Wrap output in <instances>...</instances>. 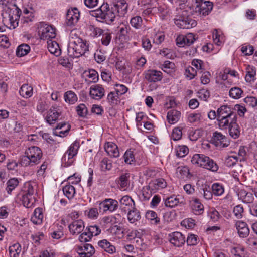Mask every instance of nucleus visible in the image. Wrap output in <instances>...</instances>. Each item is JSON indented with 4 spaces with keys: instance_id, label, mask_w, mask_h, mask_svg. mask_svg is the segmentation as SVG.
<instances>
[{
    "instance_id": "obj_11",
    "label": "nucleus",
    "mask_w": 257,
    "mask_h": 257,
    "mask_svg": "<svg viewBox=\"0 0 257 257\" xmlns=\"http://www.w3.org/2000/svg\"><path fill=\"white\" fill-rule=\"evenodd\" d=\"M118 202L112 198L105 199L99 203V211L105 213L107 211L110 213L115 211L118 208Z\"/></svg>"
},
{
    "instance_id": "obj_43",
    "label": "nucleus",
    "mask_w": 257,
    "mask_h": 257,
    "mask_svg": "<svg viewBox=\"0 0 257 257\" xmlns=\"http://www.w3.org/2000/svg\"><path fill=\"white\" fill-rule=\"evenodd\" d=\"M212 37L214 43L218 46H221L224 43V36L217 30H214L213 32Z\"/></svg>"
},
{
    "instance_id": "obj_4",
    "label": "nucleus",
    "mask_w": 257,
    "mask_h": 257,
    "mask_svg": "<svg viewBox=\"0 0 257 257\" xmlns=\"http://www.w3.org/2000/svg\"><path fill=\"white\" fill-rule=\"evenodd\" d=\"M25 154L20 159V164L24 167L32 166L39 164L43 154L39 147L34 146L26 149Z\"/></svg>"
},
{
    "instance_id": "obj_1",
    "label": "nucleus",
    "mask_w": 257,
    "mask_h": 257,
    "mask_svg": "<svg viewBox=\"0 0 257 257\" xmlns=\"http://www.w3.org/2000/svg\"><path fill=\"white\" fill-rule=\"evenodd\" d=\"M218 123L221 130H229V135L237 138L240 134L239 126L236 123L237 115L233 109L227 105H222L218 109Z\"/></svg>"
},
{
    "instance_id": "obj_23",
    "label": "nucleus",
    "mask_w": 257,
    "mask_h": 257,
    "mask_svg": "<svg viewBox=\"0 0 257 257\" xmlns=\"http://www.w3.org/2000/svg\"><path fill=\"white\" fill-rule=\"evenodd\" d=\"M190 204L192 212L195 215H201L204 212V206L199 199L197 198H192L190 201Z\"/></svg>"
},
{
    "instance_id": "obj_40",
    "label": "nucleus",
    "mask_w": 257,
    "mask_h": 257,
    "mask_svg": "<svg viewBox=\"0 0 257 257\" xmlns=\"http://www.w3.org/2000/svg\"><path fill=\"white\" fill-rule=\"evenodd\" d=\"M36 185L35 183L26 182L24 185L23 194L34 196V195L36 192Z\"/></svg>"
},
{
    "instance_id": "obj_6",
    "label": "nucleus",
    "mask_w": 257,
    "mask_h": 257,
    "mask_svg": "<svg viewBox=\"0 0 257 257\" xmlns=\"http://www.w3.org/2000/svg\"><path fill=\"white\" fill-rule=\"evenodd\" d=\"M191 162L198 167H203L212 172H217L219 168L214 160L203 154H194L192 157Z\"/></svg>"
},
{
    "instance_id": "obj_16",
    "label": "nucleus",
    "mask_w": 257,
    "mask_h": 257,
    "mask_svg": "<svg viewBox=\"0 0 257 257\" xmlns=\"http://www.w3.org/2000/svg\"><path fill=\"white\" fill-rule=\"evenodd\" d=\"M195 40V36L192 33H188L186 35H179L176 39V44L179 47H184L186 45L190 46Z\"/></svg>"
},
{
    "instance_id": "obj_59",
    "label": "nucleus",
    "mask_w": 257,
    "mask_h": 257,
    "mask_svg": "<svg viewBox=\"0 0 257 257\" xmlns=\"http://www.w3.org/2000/svg\"><path fill=\"white\" fill-rule=\"evenodd\" d=\"M131 30L129 25L127 24H121L118 27V33L119 37H125L127 36L128 32Z\"/></svg>"
},
{
    "instance_id": "obj_38",
    "label": "nucleus",
    "mask_w": 257,
    "mask_h": 257,
    "mask_svg": "<svg viewBox=\"0 0 257 257\" xmlns=\"http://www.w3.org/2000/svg\"><path fill=\"white\" fill-rule=\"evenodd\" d=\"M63 192L64 195L68 199H71L74 197L76 193V191L74 187L70 184L65 185L63 187Z\"/></svg>"
},
{
    "instance_id": "obj_22",
    "label": "nucleus",
    "mask_w": 257,
    "mask_h": 257,
    "mask_svg": "<svg viewBox=\"0 0 257 257\" xmlns=\"http://www.w3.org/2000/svg\"><path fill=\"white\" fill-rule=\"evenodd\" d=\"M85 227L84 222L82 220L74 221L69 225L70 233L73 235H77L81 233Z\"/></svg>"
},
{
    "instance_id": "obj_50",
    "label": "nucleus",
    "mask_w": 257,
    "mask_h": 257,
    "mask_svg": "<svg viewBox=\"0 0 257 257\" xmlns=\"http://www.w3.org/2000/svg\"><path fill=\"white\" fill-rule=\"evenodd\" d=\"M211 189L213 194L215 196H220L223 194L224 192L223 185L218 183L213 184Z\"/></svg>"
},
{
    "instance_id": "obj_7",
    "label": "nucleus",
    "mask_w": 257,
    "mask_h": 257,
    "mask_svg": "<svg viewBox=\"0 0 257 257\" xmlns=\"http://www.w3.org/2000/svg\"><path fill=\"white\" fill-rule=\"evenodd\" d=\"M175 23L179 28L189 29L196 25V22L189 17L187 11L182 10L180 15L175 18Z\"/></svg>"
},
{
    "instance_id": "obj_36",
    "label": "nucleus",
    "mask_w": 257,
    "mask_h": 257,
    "mask_svg": "<svg viewBox=\"0 0 257 257\" xmlns=\"http://www.w3.org/2000/svg\"><path fill=\"white\" fill-rule=\"evenodd\" d=\"M65 101L69 104H74L78 100L77 95L72 91H66L64 94Z\"/></svg>"
},
{
    "instance_id": "obj_52",
    "label": "nucleus",
    "mask_w": 257,
    "mask_h": 257,
    "mask_svg": "<svg viewBox=\"0 0 257 257\" xmlns=\"http://www.w3.org/2000/svg\"><path fill=\"white\" fill-rule=\"evenodd\" d=\"M176 155L178 157L185 156L189 152L188 148L185 145H179L175 148Z\"/></svg>"
},
{
    "instance_id": "obj_8",
    "label": "nucleus",
    "mask_w": 257,
    "mask_h": 257,
    "mask_svg": "<svg viewBox=\"0 0 257 257\" xmlns=\"http://www.w3.org/2000/svg\"><path fill=\"white\" fill-rule=\"evenodd\" d=\"M79 147V142L77 141H74L70 146L62 158L65 167L69 166L73 163L74 161V157L77 155Z\"/></svg>"
},
{
    "instance_id": "obj_26",
    "label": "nucleus",
    "mask_w": 257,
    "mask_h": 257,
    "mask_svg": "<svg viewBox=\"0 0 257 257\" xmlns=\"http://www.w3.org/2000/svg\"><path fill=\"white\" fill-rule=\"evenodd\" d=\"M246 75L245 79L246 82L252 84L256 79V69L255 67L247 65L246 67Z\"/></svg>"
},
{
    "instance_id": "obj_37",
    "label": "nucleus",
    "mask_w": 257,
    "mask_h": 257,
    "mask_svg": "<svg viewBox=\"0 0 257 257\" xmlns=\"http://www.w3.org/2000/svg\"><path fill=\"white\" fill-rule=\"evenodd\" d=\"M33 88L28 84H23L19 91L20 94L23 97L29 98L33 95Z\"/></svg>"
},
{
    "instance_id": "obj_34",
    "label": "nucleus",
    "mask_w": 257,
    "mask_h": 257,
    "mask_svg": "<svg viewBox=\"0 0 257 257\" xmlns=\"http://www.w3.org/2000/svg\"><path fill=\"white\" fill-rule=\"evenodd\" d=\"M140 218V212L135 207H134V209L127 211V219L131 223L138 221Z\"/></svg>"
},
{
    "instance_id": "obj_21",
    "label": "nucleus",
    "mask_w": 257,
    "mask_h": 257,
    "mask_svg": "<svg viewBox=\"0 0 257 257\" xmlns=\"http://www.w3.org/2000/svg\"><path fill=\"white\" fill-rule=\"evenodd\" d=\"M113 6L118 16H123L127 12L128 4L125 0H117Z\"/></svg>"
},
{
    "instance_id": "obj_44",
    "label": "nucleus",
    "mask_w": 257,
    "mask_h": 257,
    "mask_svg": "<svg viewBox=\"0 0 257 257\" xmlns=\"http://www.w3.org/2000/svg\"><path fill=\"white\" fill-rule=\"evenodd\" d=\"M19 181L17 178H13L9 179L7 182V187L6 190L9 194L18 185Z\"/></svg>"
},
{
    "instance_id": "obj_39",
    "label": "nucleus",
    "mask_w": 257,
    "mask_h": 257,
    "mask_svg": "<svg viewBox=\"0 0 257 257\" xmlns=\"http://www.w3.org/2000/svg\"><path fill=\"white\" fill-rule=\"evenodd\" d=\"M21 245L19 243H15L9 247V255L10 257H19L21 252Z\"/></svg>"
},
{
    "instance_id": "obj_13",
    "label": "nucleus",
    "mask_w": 257,
    "mask_h": 257,
    "mask_svg": "<svg viewBox=\"0 0 257 257\" xmlns=\"http://www.w3.org/2000/svg\"><path fill=\"white\" fill-rule=\"evenodd\" d=\"M61 107L57 105H52L45 117L47 123L52 124L55 123L61 115Z\"/></svg>"
},
{
    "instance_id": "obj_32",
    "label": "nucleus",
    "mask_w": 257,
    "mask_h": 257,
    "mask_svg": "<svg viewBox=\"0 0 257 257\" xmlns=\"http://www.w3.org/2000/svg\"><path fill=\"white\" fill-rule=\"evenodd\" d=\"M150 184L152 190H155V192L165 188L167 185L166 180L163 178L155 179L150 182Z\"/></svg>"
},
{
    "instance_id": "obj_24",
    "label": "nucleus",
    "mask_w": 257,
    "mask_h": 257,
    "mask_svg": "<svg viewBox=\"0 0 257 257\" xmlns=\"http://www.w3.org/2000/svg\"><path fill=\"white\" fill-rule=\"evenodd\" d=\"M104 149L107 154L111 157L117 158L119 152L117 146L112 142H107L104 145Z\"/></svg>"
},
{
    "instance_id": "obj_31",
    "label": "nucleus",
    "mask_w": 257,
    "mask_h": 257,
    "mask_svg": "<svg viewBox=\"0 0 257 257\" xmlns=\"http://www.w3.org/2000/svg\"><path fill=\"white\" fill-rule=\"evenodd\" d=\"M238 198L244 203H251L254 200L253 194L244 190H240L238 193Z\"/></svg>"
},
{
    "instance_id": "obj_49",
    "label": "nucleus",
    "mask_w": 257,
    "mask_h": 257,
    "mask_svg": "<svg viewBox=\"0 0 257 257\" xmlns=\"http://www.w3.org/2000/svg\"><path fill=\"white\" fill-rule=\"evenodd\" d=\"M167 6L164 3H158L157 6L152 7L153 14H162L167 13Z\"/></svg>"
},
{
    "instance_id": "obj_64",
    "label": "nucleus",
    "mask_w": 257,
    "mask_h": 257,
    "mask_svg": "<svg viewBox=\"0 0 257 257\" xmlns=\"http://www.w3.org/2000/svg\"><path fill=\"white\" fill-rule=\"evenodd\" d=\"M244 102L249 106L254 107L257 106V98L253 96H247L244 99Z\"/></svg>"
},
{
    "instance_id": "obj_41",
    "label": "nucleus",
    "mask_w": 257,
    "mask_h": 257,
    "mask_svg": "<svg viewBox=\"0 0 257 257\" xmlns=\"http://www.w3.org/2000/svg\"><path fill=\"white\" fill-rule=\"evenodd\" d=\"M22 201L25 207L30 208L33 206L35 202V198L34 196L23 194Z\"/></svg>"
},
{
    "instance_id": "obj_10",
    "label": "nucleus",
    "mask_w": 257,
    "mask_h": 257,
    "mask_svg": "<svg viewBox=\"0 0 257 257\" xmlns=\"http://www.w3.org/2000/svg\"><path fill=\"white\" fill-rule=\"evenodd\" d=\"M195 10L200 15L207 16L212 11L213 3L209 1L195 0Z\"/></svg>"
},
{
    "instance_id": "obj_42",
    "label": "nucleus",
    "mask_w": 257,
    "mask_h": 257,
    "mask_svg": "<svg viewBox=\"0 0 257 257\" xmlns=\"http://www.w3.org/2000/svg\"><path fill=\"white\" fill-rule=\"evenodd\" d=\"M243 90L238 87H232L229 91V96L234 99H238L242 97Z\"/></svg>"
},
{
    "instance_id": "obj_54",
    "label": "nucleus",
    "mask_w": 257,
    "mask_h": 257,
    "mask_svg": "<svg viewBox=\"0 0 257 257\" xmlns=\"http://www.w3.org/2000/svg\"><path fill=\"white\" fill-rule=\"evenodd\" d=\"M119 96L115 91L110 92L107 96L109 103L112 106L116 105L119 102Z\"/></svg>"
},
{
    "instance_id": "obj_46",
    "label": "nucleus",
    "mask_w": 257,
    "mask_h": 257,
    "mask_svg": "<svg viewBox=\"0 0 257 257\" xmlns=\"http://www.w3.org/2000/svg\"><path fill=\"white\" fill-rule=\"evenodd\" d=\"M130 173H122L120 176L119 179V184L122 188H124L129 186L130 185Z\"/></svg>"
},
{
    "instance_id": "obj_47",
    "label": "nucleus",
    "mask_w": 257,
    "mask_h": 257,
    "mask_svg": "<svg viewBox=\"0 0 257 257\" xmlns=\"http://www.w3.org/2000/svg\"><path fill=\"white\" fill-rule=\"evenodd\" d=\"M156 192L152 190L149 183L148 185L143 187L142 189V195L144 200H148Z\"/></svg>"
},
{
    "instance_id": "obj_61",
    "label": "nucleus",
    "mask_w": 257,
    "mask_h": 257,
    "mask_svg": "<svg viewBox=\"0 0 257 257\" xmlns=\"http://www.w3.org/2000/svg\"><path fill=\"white\" fill-rule=\"evenodd\" d=\"M238 160V158L237 156H230L225 159V164L227 166L231 167L235 165Z\"/></svg>"
},
{
    "instance_id": "obj_58",
    "label": "nucleus",
    "mask_w": 257,
    "mask_h": 257,
    "mask_svg": "<svg viewBox=\"0 0 257 257\" xmlns=\"http://www.w3.org/2000/svg\"><path fill=\"white\" fill-rule=\"evenodd\" d=\"M203 118L201 113H192L188 115V120L191 123L200 121Z\"/></svg>"
},
{
    "instance_id": "obj_57",
    "label": "nucleus",
    "mask_w": 257,
    "mask_h": 257,
    "mask_svg": "<svg viewBox=\"0 0 257 257\" xmlns=\"http://www.w3.org/2000/svg\"><path fill=\"white\" fill-rule=\"evenodd\" d=\"M86 230H87L92 236L98 235L101 231L100 228L96 225L87 226Z\"/></svg>"
},
{
    "instance_id": "obj_28",
    "label": "nucleus",
    "mask_w": 257,
    "mask_h": 257,
    "mask_svg": "<svg viewBox=\"0 0 257 257\" xmlns=\"http://www.w3.org/2000/svg\"><path fill=\"white\" fill-rule=\"evenodd\" d=\"M98 245L100 248L108 253L113 254L116 252L115 247L106 239L99 241Z\"/></svg>"
},
{
    "instance_id": "obj_12",
    "label": "nucleus",
    "mask_w": 257,
    "mask_h": 257,
    "mask_svg": "<svg viewBox=\"0 0 257 257\" xmlns=\"http://www.w3.org/2000/svg\"><path fill=\"white\" fill-rule=\"evenodd\" d=\"M80 18V12L76 8H72L67 11L66 16V24L68 26H75L78 22Z\"/></svg>"
},
{
    "instance_id": "obj_30",
    "label": "nucleus",
    "mask_w": 257,
    "mask_h": 257,
    "mask_svg": "<svg viewBox=\"0 0 257 257\" xmlns=\"http://www.w3.org/2000/svg\"><path fill=\"white\" fill-rule=\"evenodd\" d=\"M181 116V114L179 111L171 109L167 113V119L170 124H174L179 121Z\"/></svg>"
},
{
    "instance_id": "obj_25",
    "label": "nucleus",
    "mask_w": 257,
    "mask_h": 257,
    "mask_svg": "<svg viewBox=\"0 0 257 257\" xmlns=\"http://www.w3.org/2000/svg\"><path fill=\"white\" fill-rule=\"evenodd\" d=\"M235 227L240 237L244 238L249 235V229L247 224L245 222L240 220L236 221Z\"/></svg>"
},
{
    "instance_id": "obj_55",
    "label": "nucleus",
    "mask_w": 257,
    "mask_h": 257,
    "mask_svg": "<svg viewBox=\"0 0 257 257\" xmlns=\"http://www.w3.org/2000/svg\"><path fill=\"white\" fill-rule=\"evenodd\" d=\"M76 111L79 116L85 117L88 113V109L85 104L81 103L76 107Z\"/></svg>"
},
{
    "instance_id": "obj_9",
    "label": "nucleus",
    "mask_w": 257,
    "mask_h": 257,
    "mask_svg": "<svg viewBox=\"0 0 257 257\" xmlns=\"http://www.w3.org/2000/svg\"><path fill=\"white\" fill-rule=\"evenodd\" d=\"M38 33L41 39L49 41L56 37L55 29L52 26L44 22L40 23Z\"/></svg>"
},
{
    "instance_id": "obj_33",
    "label": "nucleus",
    "mask_w": 257,
    "mask_h": 257,
    "mask_svg": "<svg viewBox=\"0 0 257 257\" xmlns=\"http://www.w3.org/2000/svg\"><path fill=\"white\" fill-rule=\"evenodd\" d=\"M47 48L49 51L55 55L58 56L61 54V49L59 44L55 41L50 40L47 41Z\"/></svg>"
},
{
    "instance_id": "obj_62",
    "label": "nucleus",
    "mask_w": 257,
    "mask_h": 257,
    "mask_svg": "<svg viewBox=\"0 0 257 257\" xmlns=\"http://www.w3.org/2000/svg\"><path fill=\"white\" fill-rule=\"evenodd\" d=\"M182 136V132L181 128L177 127L173 130L171 134V139L174 141L179 140Z\"/></svg>"
},
{
    "instance_id": "obj_3",
    "label": "nucleus",
    "mask_w": 257,
    "mask_h": 257,
    "mask_svg": "<svg viewBox=\"0 0 257 257\" xmlns=\"http://www.w3.org/2000/svg\"><path fill=\"white\" fill-rule=\"evenodd\" d=\"M73 36V34L71 33L68 45V54L71 57L79 58L88 51L89 44L77 36Z\"/></svg>"
},
{
    "instance_id": "obj_17",
    "label": "nucleus",
    "mask_w": 257,
    "mask_h": 257,
    "mask_svg": "<svg viewBox=\"0 0 257 257\" xmlns=\"http://www.w3.org/2000/svg\"><path fill=\"white\" fill-rule=\"evenodd\" d=\"M144 75L145 80L149 82H156L161 80L162 73L155 70H148L144 72Z\"/></svg>"
},
{
    "instance_id": "obj_53",
    "label": "nucleus",
    "mask_w": 257,
    "mask_h": 257,
    "mask_svg": "<svg viewBox=\"0 0 257 257\" xmlns=\"http://www.w3.org/2000/svg\"><path fill=\"white\" fill-rule=\"evenodd\" d=\"M199 192L206 200L211 199L213 194L212 191H211L209 186L207 185H205L203 188L201 189Z\"/></svg>"
},
{
    "instance_id": "obj_51",
    "label": "nucleus",
    "mask_w": 257,
    "mask_h": 257,
    "mask_svg": "<svg viewBox=\"0 0 257 257\" xmlns=\"http://www.w3.org/2000/svg\"><path fill=\"white\" fill-rule=\"evenodd\" d=\"M130 22L133 27L138 29L141 27L143 24V20L141 17L136 16L131 19Z\"/></svg>"
},
{
    "instance_id": "obj_15",
    "label": "nucleus",
    "mask_w": 257,
    "mask_h": 257,
    "mask_svg": "<svg viewBox=\"0 0 257 257\" xmlns=\"http://www.w3.org/2000/svg\"><path fill=\"white\" fill-rule=\"evenodd\" d=\"M119 206L120 209L126 213L131 209H134L135 204L134 201L130 196L125 195L119 200Z\"/></svg>"
},
{
    "instance_id": "obj_18",
    "label": "nucleus",
    "mask_w": 257,
    "mask_h": 257,
    "mask_svg": "<svg viewBox=\"0 0 257 257\" xmlns=\"http://www.w3.org/2000/svg\"><path fill=\"white\" fill-rule=\"evenodd\" d=\"M89 94L92 98L100 100L104 96L105 90L102 85L95 84L90 87Z\"/></svg>"
},
{
    "instance_id": "obj_63",
    "label": "nucleus",
    "mask_w": 257,
    "mask_h": 257,
    "mask_svg": "<svg viewBox=\"0 0 257 257\" xmlns=\"http://www.w3.org/2000/svg\"><path fill=\"white\" fill-rule=\"evenodd\" d=\"M146 218L153 221V223L157 224L160 222L159 218L157 217L156 213L153 211H149L146 213Z\"/></svg>"
},
{
    "instance_id": "obj_14",
    "label": "nucleus",
    "mask_w": 257,
    "mask_h": 257,
    "mask_svg": "<svg viewBox=\"0 0 257 257\" xmlns=\"http://www.w3.org/2000/svg\"><path fill=\"white\" fill-rule=\"evenodd\" d=\"M212 142L214 145L220 148L226 147L230 144V141L227 138L221 133L218 132H215L213 133Z\"/></svg>"
},
{
    "instance_id": "obj_19",
    "label": "nucleus",
    "mask_w": 257,
    "mask_h": 257,
    "mask_svg": "<svg viewBox=\"0 0 257 257\" xmlns=\"http://www.w3.org/2000/svg\"><path fill=\"white\" fill-rule=\"evenodd\" d=\"M169 241L176 247H181L185 242V236L180 232H174L170 234Z\"/></svg>"
},
{
    "instance_id": "obj_60",
    "label": "nucleus",
    "mask_w": 257,
    "mask_h": 257,
    "mask_svg": "<svg viewBox=\"0 0 257 257\" xmlns=\"http://www.w3.org/2000/svg\"><path fill=\"white\" fill-rule=\"evenodd\" d=\"M197 74V71L192 66L188 67L185 72V75L189 80H191L195 77Z\"/></svg>"
},
{
    "instance_id": "obj_56",
    "label": "nucleus",
    "mask_w": 257,
    "mask_h": 257,
    "mask_svg": "<svg viewBox=\"0 0 257 257\" xmlns=\"http://www.w3.org/2000/svg\"><path fill=\"white\" fill-rule=\"evenodd\" d=\"M244 212V208L241 205H237L233 208V213L237 219H241Z\"/></svg>"
},
{
    "instance_id": "obj_27",
    "label": "nucleus",
    "mask_w": 257,
    "mask_h": 257,
    "mask_svg": "<svg viewBox=\"0 0 257 257\" xmlns=\"http://www.w3.org/2000/svg\"><path fill=\"white\" fill-rule=\"evenodd\" d=\"M179 196L172 195L169 197L164 198V205L166 207L172 208L175 207L179 204L181 203L182 201H180Z\"/></svg>"
},
{
    "instance_id": "obj_45",
    "label": "nucleus",
    "mask_w": 257,
    "mask_h": 257,
    "mask_svg": "<svg viewBox=\"0 0 257 257\" xmlns=\"http://www.w3.org/2000/svg\"><path fill=\"white\" fill-rule=\"evenodd\" d=\"M30 50V46L26 44L19 45L16 51L17 55L18 57H22L27 55Z\"/></svg>"
},
{
    "instance_id": "obj_48",
    "label": "nucleus",
    "mask_w": 257,
    "mask_h": 257,
    "mask_svg": "<svg viewBox=\"0 0 257 257\" xmlns=\"http://www.w3.org/2000/svg\"><path fill=\"white\" fill-rule=\"evenodd\" d=\"M100 167L102 171L110 170L112 167L111 160L107 158H103L100 163Z\"/></svg>"
},
{
    "instance_id": "obj_35",
    "label": "nucleus",
    "mask_w": 257,
    "mask_h": 257,
    "mask_svg": "<svg viewBox=\"0 0 257 257\" xmlns=\"http://www.w3.org/2000/svg\"><path fill=\"white\" fill-rule=\"evenodd\" d=\"M134 150L128 149L127 150L124 155L123 159L124 162L126 164L132 165L135 163V152Z\"/></svg>"
},
{
    "instance_id": "obj_20",
    "label": "nucleus",
    "mask_w": 257,
    "mask_h": 257,
    "mask_svg": "<svg viewBox=\"0 0 257 257\" xmlns=\"http://www.w3.org/2000/svg\"><path fill=\"white\" fill-rule=\"evenodd\" d=\"M76 250L81 257H90L95 252L94 247L90 244H85L82 246H78L76 248Z\"/></svg>"
},
{
    "instance_id": "obj_5",
    "label": "nucleus",
    "mask_w": 257,
    "mask_h": 257,
    "mask_svg": "<svg viewBox=\"0 0 257 257\" xmlns=\"http://www.w3.org/2000/svg\"><path fill=\"white\" fill-rule=\"evenodd\" d=\"M92 16L99 19V21L105 20L107 22H112L116 16H118L113 6L109 7L107 3H103L100 7L91 12Z\"/></svg>"
},
{
    "instance_id": "obj_29",
    "label": "nucleus",
    "mask_w": 257,
    "mask_h": 257,
    "mask_svg": "<svg viewBox=\"0 0 257 257\" xmlns=\"http://www.w3.org/2000/svg\"><path fill=\"white\" fill-rule=\"evenodd\" d=\"M43 218V209L38 207L35 209L31 220L35 224H40L42 223Z\"/></svg>"
},
{
    "instance_id": "obj_2",
    "label": "nucleus",
    "mask_w": 257,
    "mask_h": 257,
    "mask_svg": "<svg viewBox=\"0 0 257 257\" xmlns=\"http://www.w3.org/2000/svg\"><path fill=\"white\" fill-rule=\"evenodd\" d=\"M5 1L3 5H5L4 11L2 14L3 24L10 29H15L18 26V22L20 17L21 10L15 4L10 3Z\"/></svg>"
}]
</instances>
